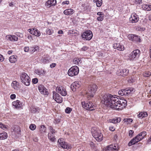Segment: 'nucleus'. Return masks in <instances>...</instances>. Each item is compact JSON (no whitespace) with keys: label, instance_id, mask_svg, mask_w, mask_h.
<instances>
[{"label":"nucleus","instance_id":"obj_1","mask_svg":"<svg viewBox=\"0 0 151 151\" xmlns=\"http://www.w3.org/2000/svg\"><path fill=\"white\" fill-rule=\"evenodd\" d=\"M127 104V101L126 100L120 99L119 100L118 98L113 96L107 106L114 110H120L124 108Z\"/></svg>","mask_w":151,"mask_h":151},{"label":"nucleus","instance_id":"obj_2","mask_svg":"<svg viewBox=\"0 0 151 151\" xmlns=\"http://www.w3.org/2000/svg\"><path fill=\"white\" fill-rule=\"evenodd\" d=\"M91 132L93 136L97 141L101 142L103 139V135L100 130L93 129Z\"/></svg>","mask_w":151,"mask_h":151},{"label":"nucleus","instance_id":"obj_3","mask_svg":"<svg viewBox=\"0 0 151 151\" xmlns=\"http://www.w3.org/2000/svg\"><path fill=\"white\" fill-rule=\"evenodd\" d=\"M97 88L98 87L96 84H91L88 87V90L86 92V94L88 96L91 97H93L94 94L96 91Z\"/></svg>","mask_w":151,"mask_h":151},{"label":"nucleus","instance_id":"obj_4","mask_svg":"<svg viewBox=\"0 0 151 151\" xmlns=\"http://www.w3.org/2000/svg\"><path fill=\"white\" fill-rule=\"evenodd\" d=\"M81 104L82 107L85 109L90 111L94 110L96 108V105L91 102L86 103L85 101L82 102Z\"/></svg>","mask_w":151,"mask_h":151},{"label":"nucleus","instance_id":"obj_5","mask_svg":"<svg viewBox=\"0 0 151 151\" xmlns=\"http://www.w3.org/2000/svg\"><path fill=\"white\" fill-rule=\"evenodd\" d=\"M21 81L26 86L30 85V79L29 76L25 73H23L20 75Z\"/></svg>","mask_w":151,"mask_h":151},{"label":"nucleus","instance_id":"obj_6","mask_svg":"<svg viewBox=\"0 0 151 151\" xmlns=\"http://www.w3.org/2000/svg\"><path fill=\"white\" fill-rule=\"evenodd\" d=\"M101 97V102L105 105H108L113 96L110 94L104 93L102 94Z\"/></svg>","mask_w":151,"mask_h":151},{"label":"nucleus","instance_id":"obj_7","mask_svg":"<svg viewBox=\"0 0 151 151\" xmlns=\"http://www.w3.org/2000/svg\"><path fill=\"white\" fill-rule=\"evenodd\" d=\"M79 68L77 66H74L70 68L68 70V74L70 76L77 75L78 73Z\"/></svg>","mask_w":151,"mask_h":151},{"label":"nucleus","instance_id":"obj_8","mask_svg":"<svg viewBox=\"0 0 151 151\" xmlns=\"http://www.w3.org/2000/svg\"><path fill=\"white\" fill-rule=\"evenodd\" d=\"M49 129L50 132L48 134V138L52 142H54L55 140V131L51 126L49 127Z\"/></svg>","mask_w":151,"mask_h":151},{"label":"nucleus","instance_id":"obj_9","mask_svg":"<svg viewBox=\"0 0 151 151\" xmlns=\"http://www.w3.org/2000/svg\"><path fill=\"white\" fill-rule=\"evenodd\" d=\"M140 51L138 49L134 50L130 54V58L132 60H136L139 56Z\"/></svg>","mask_w":151,"mask_h":151},{"label":"nucleus","instance_id":"obj_10","mask_svg":"<svg viewBox=\"0 0 151 151\" xmlns=\"http://www.w3.org/2000/svg\"><path fill=\"white\" fill-rule=\"evenodd\" d=\"M134 90L132 88L122 89L118 91V93L119 95L121 96H127L131 92L133 91Z\"/></svg>","mask_w":151,"mask_h":151},{"label":"nucleus","instance_id":"obj_11","mask_svg":"<svg viewBox=\"0 0 151 151\" xmlns=\"http://www.w3.org/2000/svg\"><path fill=\"white\" fill-rule=\"evenodd\" d=\"M58 142L59 145L63 149L68 150L71 148V147L68 143L63 141V138L59 139L58 140Z\"/></svg>","mask_w":151,"mask_h":151},{"label":"nucleus","instance_id":"obj_12","mask_svg":"<svg viewBox=\"0 0 151 151\" xmlns=\"http://www.w3.org/2000/svg\"><path fill=\"white\" fill-rule=\"evenodd\" d=\"M81 36L83 38L85 39L86 40H89L91 39L93 37V33L90 30H87L84 32L82 35Z\"/></svg>","mask_w":151,"mask_h":151},{"label":"nucleus","instance_id":"obj_13","mask_svg":"<svg viewBox=\"0 0 151 151\" xmlns=\"http://www.w3.org/2000/svg\"><path fill=\"white\" fill-rule=\"evenodd\" d=\"M143 139L139 134L137 135L135 137L131 139L128 144L129 146L133 145Z\"/></svg>","mask_w":151,"mask_h":151},{"label":"nucleus","instance_id":"obj_14","mask_svg":"<svg viewBox=\"0 0 151 151\" xmlns=\"http://www.w3.org/2000/svg\"><path fill=\"white\" fill-rule=\"evenodd\" d=\"M56 91L63 96H65L67 95V92L65 89L62 86H57L56 88Z\"/></svg>","mask_w":151,"mask_h":151},{"label":"nucleus","instance_id":"obj_15","mask_svg":"<svg viewBox=\"0 0 151 151\" xmlns=\"http://www.w3.org/2000/svg\"><path fill=\"white\" fill-rule=\"evenodd\" d=\"M53 98L58 103H60L63 101L62 98L60 96L54 91L53 92Z\"/></svg>","mask_w":151,"mask_h":151},{"label":"nucleus","instance_id":"obj_16","mask_svg":"<svg viewBox=\"0 0 151 151\" xmlns=\"http://www.w3.org/2000/svg\"><path fill=\"white\" fill-rule=\"evenodd\" d=\"M80 82L78 81H76L72 83L70 86V88L73 91H75L76 89L79 88L80 86Z\"/></svg>","mask_w":151,"mask_h":151},{"label":"nucleus","instance_id":"obj_17","mask_svg":"<svg viewBox=\"0 0 151 151\" xmlns=\"http://www.w3.org/2000/svg\"><path fill=\"white\" fill-rule=\"evenodd\" d=\"M118 146L116 145H111L106 148V151H117Z\"/></svg>","mask_w":151,"mask_h":151},{"label":"nucleus","instance_id":"obj_18","mask_svg":"<svg viewBox=\"0 0 151 151\" xmlns=\"http://www.w3.org/2000/svg\"><path fill=\"white\" fill-rule=\"evenodd\" d=\"M129 73V70L126 69H119L117 72V74L118 76H126Z\"/></svg>","mask_w":151,"mask_h":151},{"label":"nucleus","instance_id":"obj_19","mask_svg":"<svg viewBox=\"0 0 151 151\" xmlns=\"http://www.w3.org/2000/svg\"><path fill=\"white\" fill-rule=\"evenodd\" d=\"M139 20L138 16L136 14H132L129 18V21L132 23L137 22Z\"/></svg>","mask_w":151,"mask_h":151},{"label":"nucleus","instance_id":"obj_20","mask_svg":"<svg viewBox=\"0 0 151 151\" xmlns=\"http://www.w3.org/2000/svg\"><path fill=\"white\" fill-rule=\"evenodd\" d=\"M38 88L41 94L45 95L48 94V92L47 90L43 85H40L38 86Z\"/></svg>","mask_w":151,"mask_h":151},{"label":"nucleus","instance_id":"obj_21","mask_svg":"<svg viewBox=\"0 0 151 151\" xmlns=\"http://www.w3.org/2000/svg\"><path fill=\"white\" fill-rule=\"evenodd\" d=\"M28 30L30 33L36 36H39L41 35L40 32L36 29H29Z\"/></svg>","mask_w":151,"mask_h":151},{"label":"nucleus","instance_id":"obj_22","mask_svg":"<svg viewBox=\"0 0 151 151\" xmlns=\"http://www.w3.org/2000/svg\"><path fill=\"white\" fill-rule=\"evenodd\" d=\"M13 106L16 109L21 108L22 106V103L20 101L17 100L12 103Z\"/></svg>","mask_w":151,"mask_h":151},{"label":"nucleus","instance_id":"obj_23","mask_svg":"<svg viewBox=\"0 0 151 151\" xmlns=\"http://www.w3.org/2000/svg\"><path fill=\"white\" fill-rule=\"evenodd\" d=\"M12 132L15 134L17 137L19 136L21 132L20 128L17 125L15 126L14 127L13 131Z\"/></svg>","mask_w":151,"mask_h":151},{"label":"nucleus","instance_id":"obj_24","mask_svg":"<svg viewBox=\"0 0 151 151\" xmlns=\"http://www.w3.org/2000/svg\"><path fill=\"white\" fill-rule=\"evenodd\" d=\"M56 4V0H49L45 4V6L48 7L52 6H55Z\"/></svg>","mask_w":151,"mask_h":151},{"label":"nucleus","instance_id":"obj_25","mask_svg":"<svg viewBox=\"0 0 151 151\" xmlns=\"http://www.w3.org/2000/svg\"><path fill=\"white\" fill-rule=\"evenodd\" d=\"M113 47L114 49H117L119 50H123L124 49V46L119 43H114L113 44Z\"/></svg>","mask_w":151,"mask_h":151},{"label":"nucleus","instance_id":"obj_26","mask_svg":"<svg viewBox=\"0 0 151 151\" xmlns=\"http://www.w3.org/2000/svg\"><path fill=\"white\" fill-rule=\"evenodd\" d=\"M49 57L47 55H43L40 60V62L44 64H45L48 63L49 62Z\"/></svg>","mask_w":151,"mask_h":151},{"label":"nucleus","instance_id":"obj_27","mask_svg":"<svg viewBox=\"0 0 151 151\" xmlns=\"http://www.w3.org/2000/svg\"><path fill=\"white\" fill-rule=\"evenodd\" d=\"M121 120V118L120 117H115L114 118L110 119L109 122L116 124L120 122Z\"/></svg>","mask_w":151,"mask_h":151},{"label":"nucleus","instance_id":"obj_28","mask_svg":"<svg viewBox=\"0 0 151 151\" xmlns=\"http://www.w3.org/2000/svg\"><path fill=\"white\" fill-rule=\"evenodd\" d=\"M39 134L41 135H43L46 132V128L44 125H40L39 128Z\"/></svg>","mask_w":151,"mask_h":151},{"label":"nucleus","instance_id":"obj_29","mask_svg":"<svg viewBox=\"0 0 151 151\" xmlns=\"http://www.w3.org/2000/svg\"><path fill=\"white\" fill-rule=\"evenodd\" d=\"M6 37L9 40L12 41H16L18 40V37L14 35H9L6 36Z\"/></svg>","mask_w":151,"mask_h":151},{"label":"nucleus","instance_id":"obj_30","mask_svg":"<svg viewBox=\"0 0 151 151\" xmlns=\"http://www.w3.org/2000/svg\"><path fill=\"white\" fill-rule=\"evenodd\" d=\"M74 11L71 9H69L65 10L63 13L66 15H70L72 14L74 12Z\"/></svg>","mask_w":151,"mask_h":151},{"label":"nucleus","instance_id":"obj_31","mask_svg":"<svg viewBox=\"0 0 151 151\" xmlns=\"http://www.w3.org/2000/svg\"><path fill=\"white\" fill-rule=\"evenodd\" d=\"M12 87L15 89L18 90L19 88V83L16 81H13L12 83Z\"/></svg>","mask_w":151,"mask_h":151},{"label":"nucleus","instance_id":"obj_32","mask_svg":"<svg viewBox=\"0 0 151 151\" xmlns=\"http://www.w3.org/2000/svg\"><path fill=\"white\" fill-rule=\"evenodd\" d=\"M147 116V113L145 112H140L137 115L138 117L140 119L146 117Z\"/></svg>","mask_w":151,"mask_h":151},{"label":"nucleus","instance_id":"obj_33","mask_svg":"<svg viewBox=\"0 0 151 151\" xmlns=\"http://www.w3.org/2000/svg\"><path fill=\"white\" fill-rule=\"evenodd\" d=\"M39 47L37 45H34L33 47H30V51L32 53H33L36 51H39Z\"/></svg>","mask_w":151,"mask_h":151},{"label":"nucleus","instance_id":"obj_34","mask_svg":"<svg viewBox=\"0 0 151 151\" xmlns=\"http://www.w3.org/2000/svg\"><path fill=\"white\" fill-rule=\"evenodd\" d=\"M7 133L5 132L0 133V140L4 139L7 138Z\"/></svg>","mask_w":151,"mask_h":151},{"label":"nucleus","instance_id":"obj_35","mask_svg":"<svg viewBox=\"0 0 151 151\" xmlns=\"http://www.w3.org/2000/svg\"><path fill=\"white\" fill-rule=\"evenodd\" d=\"M17 57L16 56H11L9 58V62L11 63H15L17 61Z\"/></svg>","mask_w":151,"mask_h":151},{"label":"nucleus","instance_id":"obj_36","mask_svg":"<svg viewBox=\"0 0 151 151\" xmlns=\"http://www.w3.org/2000/svg\"><path fill=\"white\" fill-rule=\"evenodd\" d=\"M36 73L39 75H43L45 73V71L43 70L37 69L35 70Z\"/></svg>","mask_w":151,"mask_h":151},{"label":"nucleus","instance_id":"obj_37","mask_svg":"<svg viewBox=\"0 0 151 151\" xmlns=\"http://www.w3.org/2000/svg\"><path fill=\"white\" fill-rule=\"evenodd\" d=\"M93 2L96 4L97 6L100 7L102 3V0H93Z\"/></svg>","mask_w":151,"mask_h":151},{"label":"nucleus","instance_id":"obj_38","mask_svg":"<svg viewBox=\"0 0 151 151\" xmlns=\"http://www.w3.org/2000/svg\"><path fill=\"white\" fill-rule=\"evenodd\" d=\"M46 32L47 34L50 35L53 33V31L51 29L47 28L46 30Z\"/></svg>","mask_w":151,"mask_h":151},{"label":"nucleus","instance_id":"obj_39","mask_svg":"<svg viewBox=\"0 0 151 151\" xmlns=\"http://www.w3.org/2000/svg\"><path fill=\"white\" fill-rule=\"evenodd\" d=\"M0 127L4 130L7 129H8L6 125L4 124L1 122H0Z\"/></svg>","mask_w":151,"mask_h":151},{"label":"nucleus","instance_id":"obj_40","mask_svg":"<svg viewBox=\"0 0 151 151\" xmlns=\"http://www.w3.org/2000/svg\"><path fill=\"white\" fill-rule=\"evenodd\" d=\"M134 35L133 34H129L128 35V37L129 40L133 41Z\"/></svg>","mask_w":151,"mask_h":151},{"label":"nucleus","instance_id":"obj_41","mask_svg":"<svg viewBox=\"0 0 151 151\" xmlns=\"http://www.w3.org/2000/svg\"><path fill=\"white\" fill-rule=\"evenodd\" d=\"M139 134L140 135V136L142 137V138L143 139L144 137L146 135L147 133L146 132L144 131L140 133Z\"/></svg>","mask_w":151,"mask_h":151},{"label":"nucleus","instance_id":"obj_42","mask_svg":"<svg viewBox=\"0 0 151 151\" xmlns=\"http://www.w3.org/2000/svg\"><path fill=\"white\" fill-rule=\"evenodd\" d=\"M36 128V126L34 124H31L29 126V128L32 130H34Z\"/></svg>","mask_w":151,"mask_h":151},{"label":"nucleus","instance_id":"obj_43","mask_svg":"<svg viewBox=\"0 0 151 151\" xmlns=\"http://www.w3.org/2000/svg\"><path fill=\"white\" fill-rule=\"evenodd\" d=\"M72 110V109L71 108L67 107L65 110V112L66 113L69 114L70 112Z\"/></svg>","mask_w":151,"mask_h":151},{"label":"nucleus","instance_id":"obj_44","mask_svg":"<svg viewBox=\"0 0 151 151\" xmlns=\"http://www.w3.org/2000/svg\"><path fill=\"white\" fill-rule=\"evenodd\" d=\"M139 36L137 35H134V40L133 41H138L139 40Z\"/></svg>","mask_w":151,"mask_h":151},{"label":"nucleus","instance_id":"obj_45","mask_svg":"<svg viewBox=\"0 0 151 151\" xmlns=\"http://www.w3.org/2000/svg\"><path fill=\"white\" fill-rule=\"evenodd\" d=\"M151 75V73L149 72H146L144 74V76L149 77Z\"/></svg>","mask_w":151,"mask_h":151},{"label":"nucleus","instance_id":"obj_46","mask_svg":"<svg viewBox=\"0 0 151 151\" xmlns=\"http://www.w3.org/2000/svg\"><path fill=\"white\" fill-rule=\"evenodd\" d=\"M127 124H130L133 121L132 119L129 118H127Z\"/></svg>","mask_w":151,"mask_h":151},{"label":"nucleus","instance_id":"obj_47","mask_svg":"<svg viewBox=\"0 0 151 151\" xmlns=\"http://www.w3.org/2000/svg\"><path fill=\"white\" fill-rule=\"evenodd\" d=\"M104 16H101L98 17L97 19V20L100 21H102L103 20Z\"/></svg>","mask_w":151,"mask_h":151},{"label":"nucleus","instance_id":"obj_48","mask_svg":"<svg viewBox=\"0 0 151 151\" xmlns=\"http://www.w3.org/2000/svg\"><path fill=\"white\" fill-rule=\"evenodd\" d=\"M129 136L130 137H132V135L134 133V131L132 130H130L129 131Z\"/></svg>","mask_w":151,"mask_h":151},{"label":"nucleus","instance_id":"obj_49","mask_svg":"<svg viewBox=\"0 0 151 151\" xmlns=\"http://www.w3.org/2000/svg\"><path fill=\"white\" fill-rule=\"evenodd\" d=\"M38 81V80L37 78H35L34 79H33L32 80V83L34 84H36L37 83Z\"/></svg>","mask_w":151,"mask_h":151},{"label":"nucleus","instance_id":"obj_50","mask_svg":"<svg viewBox=\"0 0 151 151\" xmlns=\"http://www.w3.org/2000/svg\"><path fill=\"white\" fill-rule=\"evenodd\" d=\"M10 98L12 99H14L16 98V95L14 94H12L10 96Z\"/></svg>","mask_w":151,"mask_h":151},{"label":"nucleus","instance_id":"obj_51","mask_svg":"<svg viewBox=\"0 0 151 151\" xmlns=\"http://www.w3.org/2000/svg\"><path fill=\"white\" fill-rule=\"evenodd\" d=\"M73 63L76 65H78V62L77 60V58H75L73 60Z\"/></svg>","mask_w":151,"mask_h":151},{"label":"nucleus","instance_id":"obj_52","mask_svg":"<svg viewBox=\"0 0 151 151\" xmlns=\"http://www.w3.org/2000/svg\"><path fill=\"white\" fill-rule=\"evenodd\" d=\"M30 50V49L28 47H24V51L25 52H28Z\"/></svg>","mask_w":151,"mask_h":151},{"label":"nucleus","instance_id":"obj_53","mask_svg":"<svg viewBox=\"0 0 151 151\" xmlns=\"http://www.w3.org/2000/svg\"><path fill=\"white\" fill-rule=\"evenodd\" d=\"M69 4V1H64L62 2V4Z\"/></svg>","mask_w":151,"mask_h":151},{"label":"nucleus","instance_id":"obj_54","mask_svg":"<svg viewBox=\"0 0 151 151\" xmlns=\"http://www.w3.org/2000/svg\"><path fill=\"white\" fill-rule=\"evenodd\" d=\"M88 47L87 46H83L81 50L83 51H86L88 50Z\"/></svg>","mask_w":151,"mask_h":151},{"label":"nucleus","instance_id":"obj_55","mask_svg":"<svg viewBox=\"0 0 151 151\" xmlns=\"http://www.w3.org/2000/svg\"><path fill=\"white\" fill-rule=\"evenodd\" d=\"M38 111V109L36 108H33V109L32 110V112L35 113Z\"/></svg>","mask_w":151,"mask_h":151},{"label":"nucleus","instance_id":"obj_56","mask_svg":"<svg viewBox=\"0 0 151 151\" xmlns=\"http://www.w3.org/2000/svg\"><path fill=\"white\" fill-rule=\"evenodd\" d=\"M109 130L111 131H113L115 130L114 127L112 126H110L109 127Z\"/></svg>","mask_w":151,"mask_h":151},{"label":"nucleus","instance_id":"obj_57","mask_svg":"<svg viewBox=\"0 0 151 151\" xmlns=\"http://www.w3.org/2000/svg\"><path fill=\"white\" fill-rule=\"evenodd\" d=\"M97 14L100 16H104V14L101 12H99L97 13Z\"/></svg>","mask_w":151,"mask_h":151},{"label":"nucleus","instance_id":"obj_58","mask_svg":"<svg viewBox=\"0 0 151 151\" xmlns=\"http://www.w3.org/2000/svg\"><path fill=\"white\" fill-rule=\"evenodd\" d=\"M56 63H52L50 65V68H52L55 67L56 66Z\"/></svg>","mask_w":151,"mask_h":151},{"label":"nucleus","instance_id":"obj_59","mask_svg":"<svg viewBox=\"0 0 151 151\" xmlns=\"http://www.w3.org/2000/svg\"><path fill=\"white\" fill-rule=\"evenodd\" d=\"M135 2L137 4H140L142 3V0H135Z\"/></svg>","mask_w":151,"mask_h":151},{"label":"nucleus","instance_id":"obj_60","mask_svg":"<svg viewBox=\"0 0 151 151\" xmlns=\"http://www.w3.org/2000/svg\"><path fill=\"white\" fill-rule=\"evenodd\" d=\"M4 60V58L3 56L0 54V61L2 62Z\"/></svg>","mask_w":151,"mask_h":151},{"label":"nucleus","instance_id":"obj_61","mask_svg":"<svg viewBox=\"0 0 151 151\" xmlns=\"http://www.w3.org/2000/svg\"><path fill=\"white\" fill-rule=\"evenodd\" d=\"M60 119H56L55 120V123L56 124H58L60 122Z\"/></svg>","mask_w":151,"mask_h":151},{"label":"nucleus","instance_id":"obj_62","mask_svg":"<svg viewBox=\"0 0 151 151\" xmlns=\"http://www.w3.org/2000/svg\"><path fill=\"white\" fill-rule=\"evenodd\" d=\"M58 33L59 34H63V32L61 30H59L58 31Z\"/></svg>","mask_w":151,"mask_h":151},{"label":"nucleus","instance_id":"obj_63","mask_svg":"<svg viewBox=\"0 0 151 151\" xmlns=\"http://www.w3.org/2000/svg\"><path fill=\"white\" fill-rule=\"evenodd\" d=\"M12 51L9 50V51H8V53L10 55V54H11L12 53Z\"/></svg>","mask_w":151,"mask_h":151},{"label":"nucleus","instance_id":"obj_64","mask_svg":"<svg viewBox=\"0 0 151 151\" xmlns=\"http://www.w3.org/2000/svg\"><path fill=\"white\" fill-rule=\"evenodd\" d=\"M151 142V136H150V137L148 140V142Z\"/></svg>","mask_w":151,"mask_h":151}]
</instances>
